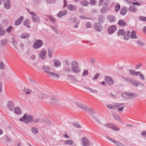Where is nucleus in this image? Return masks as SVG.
I'll use <instances>...</instances> for the list:
<instances>
[{"label":"nucleus","mask_w":146,"mask_h":146,"mask_svg":"<svg viewBox=\"0 0 146 146\" xmlns=\"http://www.w3.org/2000/svg\"><path fill=\"white\" fill-rule=\"evenodd\" d=\"M84 88L88 90L91 92H93L95 93H98V91L97 90H93V89L87 86H84Z\"/></svg>","instance_id":"31"},{"label":"nucleus","mask_w":146,"mask_h":146,"mask_svg":"<svg viewBox=\"0 0 146 146\" xmlns=\"http://www.w3.org/2000/svg\"><path fill=\"white\" fill-rule=\"evenodd\" d=\"M105 18L104 16L102 15H101L99 17L98 21V23L101 24H103L104 23L105 21Z\"/></svg>","instance_id":"21"},{"label":"nucleus","mask_w":146,"mask_h":146,"mask_svg":"<svg viewBox=\"0 0 146 146\" xmlns=\"http://www.w3.org/2000/svg\"><path fill=\"white\" fill-rule=\"evenodd\" d=\"M34 117L33 116H31L30 115H27L25 113L23 117L19 119V120L23 121L26 123L27 124L29 123H32L34 120Z\"/></svg>","instance_id":"1"},{"label":"nucleus","mask_w":146,"mask_h":146,"mask_svg":"<svg viewBox=\"0 0 146 146\" xmlns=\"http://www.w3.org/2000/svg\"><path fill=\"white\" fill-rule=\"evenodd\" d=\"M86 111L89 112V113L91 114H94L95 113V111L93 109H89L88 107V109Z\"/></svg>","instance_id":"43"},{"label":"nucleus","mask_w":146,"mask_h":146,"mask_svg":"<svg viewBox=\"0 0 146 146\" xmlns=\"http://www.w3.org/2000/svg\"><path fill=\"white\" fill-rule=\"evenodd\" d=\"M128 11V8L126 7H121L120 10V13L122 15H124Z\"/></svg>","instance_id":"11"},{"label":"nucleus","mask_w":146,"mask_h":146,"mask_svg":"<svg viewBox=\"0 0 146 146\" xmlns=\"http://www.w3.org/2000/svg\"><path fill=\"white\" fill-rule=\"evenodd\" d=\"M113 117L114 118L117 120H119L120 119L119 117L116 114H114L113 115Z\"/></svg>","instance_id":"55"},{"label":"nucleus","mask_w":146,"mask_h":146,"mask_svg":"<svg viewBox=\"0 0 146 146\" xmlns=\"http://www.w3.org/2000/svg\"><path fill=\"white\" fill-rule=\"evenodd\" d=\"M106 138L108 140L110 141L111 142H113V143L115 144V141H116V140L113 139L112 138H111V137H110L109 136H107L106 137Z\"/></svg>","instance_id":"42"},{"label":"nucleus","mask_w":146,"mask_h":146,"mask_svg":"<svg viewBox=\"0 0 146 146\" xmlns=\"http://www.w3.org/2000/svg\"><path fill=\"white\" fill-rule=\"evenodd\" d=\"M117 27L116 26L113 25L110 26L107 29V31L110 34H113L116 31Z\"/></svg>","instance_id":"5"},{"label":"nucleus","mask_w":146,"mask_h":146,"mask_svg":"<svg viewBox=\"0 0 146 146\" xmlns=\"http://www.w3.org/2000/svg\"><path fill=\"white\" fill-rule=\"evenodd\" d=\"M82 145L84 146H88L90 145L88 139L86 137H82L81 140Z\"/></svg>","instance_id":"4"},{"label":"nucleus","mask_w":146,"mask_h":146,"mask_svg":"<svg viewBox=\"0 0 146 146\" xmlns=\"http://www.w3.org/2000/svg\"><path fill=\"white\" fill-rule=\"evenodd\" d=\"M29 36V33L27 32H25L21 34V36L22 38H28Z\"/></svg>","instance_id":"29"},{"label":"nucleus","mask_w":146,"mask_h":146,"mask_svg":"<svg viewBox=\"0 0 146 146\" xmlns=\"http://www.w3.org/2000/svg\"><path fill=\"white\" fill-rule=\"evenodd\" d=\"M101 24L98 23H95L94 25V27L95 30L98 32H101L103 28Z\"/></svg>","instance_id":"6"},{"label":"nucleus","mask_w":146,"mask_h":146,"mask_svg":"<svg viewBox=\"0 0 146 146\" xmlns=\"http://www.w3.org/2000/svg\"><path fill=\"white\" fill-rule=\"evenodd\" d=\"M13 29V27L11 26H10L6 29V31L7 33H10L11 32V31Z\"/></svg>","instance_id":"50"},{"label":"nucleus","mask_w":146,"mask_h":146,"mask_svg":"<svg viewBox=\"0 0 146 146\" xmlns=\"http://www.w3.org/2000/svg\"><path fill=\"white\" fill-rule=\"evenodd\" d=\"M139 77L142 80H144L145 79V77L144 75L140 72V73L139 74Z\"/></svg>","instance_id":"61"},{"label":"nucleus","mask_w":146,"mask_h":146,"mask_svg":"<svg viewBox=\"0 0 146 146\" xmlns=\"http://www.w3.org/2000/svg\"><path fill=\"white\" fill-rule=\"evenodd\" d=\"M115 144L118 146H125L123 144L120 142H118L117 141H115Z\"/></svg>","instance_id":"58"},{"label":"nucleus","mask_w":146,"mask_h":146,"mask_svg":"<svg viewBox=\"0 0 146 146\" xmlns=\"http://www.w3.org/2000/svg\"><path fill=\"white\" fill-rule=\"evenodd\" d=\"M130 84L134 86L137 87L139 84H140L141 83L137 81L132 79Z\"/></svg>","instance_id":"22"},{"label":"nucleus","mask_w":146,"mask_h":146,"mask_svg":"<svg viewBox=\"0 0 146 146\" xmlns=\"http://www.w3.org/2000/svg\"><path fill=\"white\" fill-rule=\"evenodd\" d=\"M29 13L33 15L32 18L33 22H36L40 21V19L36 15V13L35 12H30Z\"/></svg>","instance_id":"7"},{"label":"nucleus","mask_w":146,"mask_h":146,"mask_svg":"<svg viewBox=\"0 0 146 146\" xmlns=\"http://www.w3.org/2000/svg\"><path fill=\"white\" fill-rule=\"evenodd\" d=\"M46 54V52L44 50L41 51L39 54V56L42 60L45 59Z\"/></svg>","instance_id":"20"},{"label":"nucleus","mask_w":146,"mask_h":146,"mask_svg":"<svg viewBox=\"0 0 146 146\" xmlns=\"http://www.w3.org/2000/svg\"><path fill=\"white\" fill-rule=\"evenodd\" d=\"M125 31L124 29H119L118 31L117 34V36L121 35V36H123L125 33Z\"/></svg>","instance_id":"34"},{"label":"nucleus","mask_w":146,"mask_h":146,"mask_svg":"<svg viewBox=\"0 0 146 146\" xmlns=\"http://www.w3.org/2000/svg\"><path fill=\"white\" fill-rule=\"evenodd\" d=\"M30 23L29 21L27 19L25 20L23 23V25L29 28L30 27Z\"/></svg>","instance_id":"38"},{"label":"nucleus","mask_w":146,"mask_h":146,"mask_svg":"<svg viewBox=\"0 0 146 146\" xmlns=\"http://www.w3.org/2000/svg\"><path fill=\"white\" fill-rule=\"evenodd\" d=\"M74 126L79 128H81V126L78 123L76 122H75L73 124Z\"/></svg>","instance_id":"54"},{"label":"nucleus","mask_w":146,"mask_h":146,"mask_svg":"<svg viewBox=\"0 0 146 146\" xmlns=\"http://www.w3.org/2000/svg\"><path fill=\"white\" fill-rule=\"evenodd\" d=\"M10 0H7L5 2L4 5L6 9H9L10 8Z\"/></svg>","instance_id":"18"},{"label":"nucleus","mask_w":146,"mask_h":146,"mask_svg":"<svg viewBox=\"0 0 146 146\" xmlns=\"http://www.w3.org/2000/svg\"><path fill=\"white\" fill-rule=\"evenodd\" d=\"M19 45L20 46V48H24V44L22 42H20L19 43Z\"/></svg>","instance_id":"62"},{"label":"nucleus","mask_w":146,"mask_h":146,"mask_svg":"<svg viewBox=\"0 0 146 146\" xmlns=\"http://www.w3.org/2000/svg\"><path fill=\"white\" fill-rule=\"evenodd\" d=\"M7 42V40L5 39L1 41V43L3 46H4L6 44V43Z\"/></svg>","instance_id":"53"},{"label":"nucleus","mask_w":146,"mask_h":146,"mask_svg":"<svg viewBox=\"0 0 146 146\" xmlns=\"http://www.w3.org/2000/svg\"><path fill=\"white\" fill-rule=\"evenodd\" d=\"M14 102L11 101H9L7 102V106L10 111H13L14 108Z\"/></svg>","instance_id":"13"},{"label":"nucleus","mask_w":146,"mask_h":146,"mask_svg":"<svg viewBox=\"0 0 146 146\" xmlns=\"http://www.w3.org/2000/svg\"><path fill=\"white\" fill-rule=\"evenodd\" d=\"M106 82L110 85H112L113 83V80L112 78L110 76H107L105 77Z\"/></svg>","instance_id":"9"},{"label":"nucleus","mask_w":146,"mask_h":146,"mask_svg":"<svg viewBox=\"0 0 146 146\" xmlns=\"http://www.w3.org/2000/svg\"><path fill=\"white\" fill-rule=\"evenodd\" d=\"M139 19L141 21H146V17L140 16L139 17Z\"/></svg>","instance_id":"51"},{"label":"nucleus","mask_w":146,"mask_h":146,"mask_svg":"<svg viewBox=\"0 0 146 146\" xmlns=\"http://www.w3.org/2000/svg\"><path fill=\"white\" fill-rule=\"evenodd\" d=\"M48 56L50 58H51L52 57V49L50 48H48Z\"/></svg>","instance_id":"41"},{"label":"nucleus","mask_w":146,"mask_h":146,"mask_svg":"<svg viewBox=\"0 0 146 146\" xmlns=\"http://www.w3.org/2000/svg\"><path fill=\"white\" fill-rule=\"evenodd\" d=\"M80 4L82 6L86 7L88 5L89 2L88 1L84 0L81 2Z\"/></svg>","instance_id":"35"},{"label":"nucleus","mask_w":146,"mask_h":146,"mask_svg":"<svg viewBox=\"0 0 146 146\" xmlns=\"http://www.w3.org/2000/svg\"><path fill=\"white\" fill-rule=\"evenodd\" d=\"M88 73V71L87 70H84L82 76H87Z\"/></svg>","instance_id":"57"},{"label":"nucleus","mask_w":146,"mask_h":146,"mask_svg":"<svg viewBox=\"0 0 146 146\" xmlns=\"http://www.w3.org/2000/svg\"><path fill=\"white\" fill-rule=\"evenodd\" d=\"M128 10L132 13H136L137 11V9L136 6L132 5L129 7Z\"/></svg>","instance_id":"15"},{"label":"nucleus","mask_w":146,"mask_h":146,"mask_svg":"<svg viewBox=\"0 0 146 146\" xmlns=\"http://www.w3.org/2000/svg\"><path fill=\"white\" fill-rule=\"evenodd\" d=\"M42 44L43 42L40 39H38L34 43L33 47L34 49H38L40 48L42 46Z\"/></svg>","instance_id":"3"},{"label":"nucleus","mask_w":146,"mask_h":146,"mask_svg":"<svg viewBox=\"0 0 146 146\" xmlns=\"http://www.w3.org/2000/svg\"><path fill=\"white\" fill-rule=\"evenodd\" d=\"M107 18L110 22H115V17L113 15H109L107 17Z\"/></svg>","instance_id":"27"},{"label":"nucleus","mask_w":146,"mask_h":146,"mask_svg":"<svg viewBox=\"0 0 146 146\" xmlns=\"http://www.w3.org/2000/svg\"><path fill=\"white\" fill-rule=\"evenodd\" d=\"M108 5V3H104L102 8L101 9L100 12L102 13H105L108 10L109 8Z\"/></svg>","instance_id":"8"},{"label":"nucleus","mask_w":146,"mask_h":146,"mask_svg":"<svg viewBox=\"0 0 146 146\" xmlns=\"http://www.w3.org/2000/svg\"><path fill=\"white\" fill-rule=\"evenodd\" d=\"M2 25L0 24V35L1 36L4 35L5 33V30L2 29Z\"/></svg>","instance_id":"32"},{"label":"nucleus","mask_w":146,"mask_h":146,"mask_svg":"<svg viewBox=\"0 0 146 146\" xmlns=\"http://www.w3.org/2000/svg\"><path fill=\"white\" fill-rule=\"evenodd\" d=\"M52 77L58 78L60 77V76L56 73L54 72H49L48 74Z\"/></svg>","instance_id":"30"},{"label":"nucleus","mask_w":146,"mask_h":146,"mask_svg":"<svg viewBox=\"0 0 146 146\" xmlns=\"http://www.w3.org/2000/svg\"><path fill=\"white\" fill-rule=\"evenodd\" d=\"M49 17L50 18V20L51 21H52V23H54L55 22V19L54 18L52 17L51 15H49Z\"/></svg>","instance_id":"60"},{"label":"nucleus","mask_w":146,"mask_h":146,"mask_svg":"<svg viewBox=\"0 0 146 146\" xmlns=\"http://www.w3.org/2000/svg\"><path fill=\"white\" fill-rule=\"evenodd\" d=\"M67 14V11L65 10H63L60 11L57 14V16L59 18L63 16L66 15Z\"/></svg>","instance_id":"24"},{"label":"nucleus","mask_w":146,"mask_h":146,"mask_svg":"<svg viewBox=\"0 0 146 146\" xmlns=\"http://www.w3.org/2000/svg\"><path fill=\"white\" fill-rule=\"evenodd\" d=\"M137 44L138 45H139L141 46H143V45H145V44L142 43L139 40H138L137 41Z\"/></svg>","instance_id":"59"},{"label":"nucleus","mask_w":146,"mask_h":146,"mask_svg":"<svg viewBox=\"0 0 146 146\" xmlns=\"http://www.w3.org/2000/svg\"><path fill=\"white\" fill-rule=\"evenodd\" d=\"M136 33L134 31H133L131 33V38L133 39H136L137 37L136 35Z\"/></svg>","instance_id":"36"},{"label":"nucleus","mask_w":146,"mask_h":146,"mask_svg":"<svg viewBox=\"0 0 146 146\" xmlns=\"http://www.w3.org/2000/svg\"><path fill=\"white\" fill-rule=\"evenodd\" d=\"M118 24L120 26H125L126 25V22L122 20H119L118 22Z\"/></svg>","instance_id":"33"},{"label":"nucleus","mask_w":146,"mask_h":146,"mask_svg":"<svg viewBox=\"0 0 146 146\" xmlns=\"http://www.w3.org/2000/svg\"><path fill=\"white\" fill-rule=\"evenodd\" d=\"M76 104L79 107L83 110H87L88 109V106L80 102H77L76 103Z\"/></svg>","instance_id":"10"},{"label":"nucleus","mask_w":146,"mask_h":146,"mask_svg":"<svg viewBox=\"0 0 146 146\" xmlns=\"http://www.w3.org/2000/svg\"><path fill=\"white\" fill-rule=\"evenodd\" d=\"M24 19V17L23 16H20L19 18L15 22V25H19L21 23V21L23 20Z\"/></svg>","instance_id":"17"},{"label":"nucleus","mask_w":146,"mask_h":146,"mask_svg":"<svg viewBox=\"0 0 146 146\" xmlns=\"http://www.w3.org/2000/svg\"><path fill=\"white\" fill-rule=\"evenodd\" d=\"M42 69L44 72L48 74L49 72L48 71L50 70V67L48 66H44L42 67Z\"/></svg>","instance_id":"28"},{"label":"nucleus","mask_w":146,"mask_h":146,"mask_svg":"<svg viewBox=\"0 0 146 146\" xmlns=\"http://www.w3.org/2000/svg\"><path fill=\"white\" fill-rule=\"evenodd\" d=\"M67 8L71 11H75L76 10V7L72 4H69L67 5Z\"/></svg>","instance_id":"16"},{"label":"nucleus","mask_w":146,"mask_h":146,"mask_svg":"<svg viewBox=\"0 0 146 146\" xmlns=\"http://www.w3.org/2000/svg\"><path fill=\"white\" fill-rule=\"evenodd\" d=\"M72 67H78V63L76 60H73L71 63Z\"/></svg>","instance_id":"37"},{"label":"nucleus","mask_w":146,"mask_h":146,"mask_svg":"<svg viewBox=\"0 0 146 146\" xmlns=\"http://www.w3.org/2000/svg\"><path fill=\"white\" fill-rule=\"evenodd\" d=\"M29 80L33 85L35 84V81L32 78H29Z\"/></svg>","instance_id":"63"},{"label":"nucleus","mask_w":146,"mask_h":146,"mask_svg":"<svg viewBox=\"0 0 146 146\" xmlns=\"http://www.w3.org/2000/svg\"><path fill=\"white\" fill-rule=\"evenodd\" d=\"M120 8V5L119 4L117 3L115 5V11L117 12L119 10Z\"/></svg>","instance_id":"45"},{"label":"nucleus","mask_w":146,"mask_h":146,"mask_svg":"<svg viewBox=\"0 0 146 146\" xmlns=\"http://www.w3.org/2000/svg\"><path fill=\"white\" fill-rule=\"evenodd\" d=\"M54 66L56 67L60 66L61 65V61L58 59L54 58L53 60Z\"/></svg>","instance_id":"12"},{"label":"nucleus","mask_w":146,"mask_h":146,"mask_svg":"<svg viewBox=\"0 0 146 146\" xmlns=\"http://www.w3.org/2000/svg\"><path fill=\"white\" fill-rule=\"evenodd\" d=\"M96 3V0H90V4L91 5H94Z\"/></svg>","instance_id":"48"},{"label":"nucleus","mask_w":146,"mask_h":146,"mask_svg":"<svg viewBox=\"0 0 146 146\" xmlns=\"http://www.w3.org/2000/svg\"><path fill=\"white\" fill-rule=\"evenodd\" d=\"M110 128L113 130H114L116 131H118L119 130V129L116 126L114 125L113 124H112L111 127Z\"/></svg>","instance_id":"47"},{"label":"nucleus","mask_w":146,"mask_h":146,"mask_svg":"<svg viewBox=\"0 0 146 146\" xmlns=\"http://www.w3.org/2000/svg\"><path fill=\"white\" fill-rule=\"evenodd\" d=\"M86 26L87 28H90L91 27V23L89 22H87L86 24Z\"/></svg>","instance_id":"64"},{"label":"nucleus","mask_w":146,"mask_h":146,"mask_svg":"<svg viewBox=\"0 0 146 146\" xmlns=\"http://www.w3.org/2000/svg\"><path fill=\"white\" fill-rule=\"evenodd\" d=\"M12 43L13 45L14 46V48L17 49V42L14 38H13L12 39Z\"/></svg>","instance_id":"39"},{"label":"nucleus","mask_w":146,"mask_h":146,"mask_svg":"<svg viewBox=\"0 0 146 146\" xmlns=\"http://www.w3.org/2000/svg\"><path fill=\"white\" fill-rule=\"evenodd\" d=\"M68 76L70 78V80L74 82H78V80L76 79V77L72 74H68Z\"/></svg>","instance_id":"25"},{"label":"nucleus","mask_w":146,"mask_h":146,"mask_svg":"<svg viewBox=\"0 0 146 146\" xmlns=\"http://www.w3.org/2000/svg\"><path fill=\"white\" fill-rule=\"evenodd\" d=\"M5 67V65L3 62H0V68L3 70V69Z\"/></svg>","instance_id":"56"},{"label":"nucleus","mask_w":146,"mask_h":146,"mask_svg":"<svg viewBox=\"0 0 146 146\" xmlns=\"http://www.w3.org/2000/svg\"><path fill=\"white\" fill-rule=\"evenodd\" d=\"M44 95L43 93H40L38 94V97L40 99H42L44 98Z\"/></svg>","instance_id":"46"},{"label":"nucleus","mask_w":146,"mask_h":146,"mask_svg":"<svg viewBox=\"0 0 146 146\" xmlns=\"http://www.w3.org/2000/svg\"><path fill=\"white\" fill-rule=\"evenodd\" d=\"M130 32L129 31H126L123 35V38L124 40H127L130 38Z\"/></svg>","instance_id":"14"},{"label":"nucleus","mask_w":146,"mask_h":146,"mask_svg":"<svg viewBox=\"0 0 146 146\" xmlns=\"http://www.w3.org/2000/svg\"><path fill=\"white\" fill-rule=\"evenodd\" d=\"M49 103L52 104L54 106H56L58 104V101L55 99L52 98L49 102Z\"/></svg>","instance_id":"26"},{"label":"nucleus","mask_w":146,"mask_h":146,"mask_svg":"<svg viewBox=\"0 0 146 146\" xmlns=\"http://www.w3.org/2000/svg\"><path fill=\"white\" fill-rule=\"evenodd\" d=\"M137 94L134 93H125L122 94L121 97L126 99H131L136 98L137 96Z\"/></svg>","instance_id":"2"},{"label":"nucleus","mask_w":146,"mask_h":146,"mask_svg":"<svg viewBox=\"0 0 146 146\" xmlns=\"http://www.w3.org/2000/svg\"><path fill=\"white\" fill-rule=\"evenodd\" d=\"M14 110L15 113L17 114L21 115L22 114V111L19 107H17L15 108Z\"/></svg>","instance_id":"23"},{"label":"nucleus","mask_w":146,"mask_h":146,"mask_svg":"<svg viewBox=\"0 0 146 146\" xmlns=\"http://www.w3.org/2000/svg\"><path fill=\"white\" fill-rule=\"evenodd\" d=\"M71 70L74 73H78L81 71L80 69L78 67H71Z\"/></svg>","instance_id":"19"},{"label":"nucleus","mask_w":146,"mask_h":146,"mask_svg":"<svg viewBox=\"0 0 146 146\" xmlns=\"http://www.w3.org/2000/svg\"><path fill=\"white\" fill-rule=\"evenodd\" d=\"M92 117L94 118V119L96 120V121L98 122L100 124L102 123L99 120V119H98V118L96 117L94 115H92Z\"/></svg>","instance_id":"52"},{"label":"nucleus","mask_w":146,"mask_h":146,"mask_svg":"<svg viewBox=\"0 0 146 146\" xmlns=\"http://www.w3.org/2000/svg\"><path fill=\"white\" fill-rule=\"evenodd\" d=\"M73 143V141L71 140H66L64 142V144L66 145H72Z\"/></svg>","instance_id":"40"},{"label":"nucleus","mask_w":146,"mask_h":146,"mask_svg":"<svg viewBox=\"0 0 146 146\" xmlns=\"http://www.w3.org/2000/svg\"><path fill=\"white\" fill-rule=\"evenodd\" d=\"M63 71L65 72H70L71 71L70 68L69 67H64Z\"/></svg>","instance_id":"44"},{"label":"nucleus","mask_w":146,"mask_h":146,"mask_svg":"<svg viewBox=\"0 0 146 146\" xmlns=\"http://www.w3.org/2000/svg\"><path fill=\"white\" fill-rule=\"evenodd\" d=\"M31 131L34 133H36L38 132V130L35 127H33L31 128Z\"/></svg>","instance_id":"49"}]
</instances>
